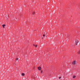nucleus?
Returning <instances> with one entry per match:
<instances>
[{
    "label": "nucleus",
    "mask_w": 80,
    "mask_h": 80,
    "mask_svg": "<svg viewBox=\"0 0 80 80\" xmlns=\"http://www.w3.org/2000/svg\"><path fill=\"white\" fill-rule=\"evenodd\" d=\"M76 61H74L72 62V64H73V65H76Z\"/></svg>",
    "instance_id": "f03ea898"
},
{
    "label": "nucleus",
    "mask_w": 80,
    "mask_h": 80,
    "mask_svg": "<svg viewBox=\"0 0 80 80\" xmlns=\"http://www.w3.org/2000/svg\"><path fill=\"white\" fill-rule=\"evenodd\" d=\"M34 46H35V45L34 44H33Z\"/></svg>",
    "instance_id": "4468645a"
},
{
    "label": "nucleus",
    "mask_w": 80,
    "mask_h": 80,
    "mask_svg": "<svg viewBox=\"0 0 80 80\" xmlns=\"http://www.w3.org/2000/svg\"><path fill=\"white\" fill-rule=\"evenodd\" d=\"M22 76H24V75H25V74H24V73H22Z\"/></svg>",
    "instance_id": "39448f33"
},
{
    "label": "nucleus",
    "mask_w": 80,
    "mask_h": 80,
    "mask_svg": "<svg viewBox=\"0 0 80 80\" xmlns=\"http://www.w3.org/2000/svg\"><path fill=\"white\" fill-rule=\"evenodd\" d=\"M5 26V25H2V27H3V28H4V27Z\"/></svg>",
    "instance_id": "0eeeda50"
},
{
    "label": "nucleus",
    "mask_w": 80,
    "mask_h": 80,
    "mask_svg": "<svg viewBox=\"0 0 80 80\" xmlns=\"http://www.w3.org/2000/svg\"><path fill=\"white\" fill-rule=\"evenodd\" d=\"M43 72V71L41 70V73H42Z\"/></svg>",
    "instance_id": "9b49d317"
},
{
    "label": "nucleus",
    "mask_w": 80,
    "mask_h": 80,
    "mask_svg": "<svg viewBox=\"0 0 80 80\" xmlns=\"http://www.w3.org/2000/svg\"><path fill=\"white\" fill-rule=\"evenodd\" d=\"M35 46L36 47H37V45H35Z\"/></svg>",
    "instance_id": "f8f14e48"
},
{
    "label": "nucleus",
    "mask_w": 80,
    "mask_h": 80,
    "mask_svg": "<svg viewBox=\"0 0 80 80\" xmlns=\"http://www.w3.org/2000/svg\"><path fill=\"white\" fill-rule=\"evenodd\" d=\"M18 60V58H16V61H17V60Z\"/></svg>",
    "instance_id": "6e6552de"
},
{
    "label": "nucleus",
    "mask_w": 80,
    "mask_h": 80,
    "mask_svg": "<svg viewBox=\"0 0 80 80\" xmlns=\"http://www.w3.org/2000/svg\"><path fill=\"white\" fill-rule=\"evenodd\" d=\"M78 54H80V50L78 51Z\"/></svg>",
    "instance_id": "20e7f679"
},
{
    "label": "nucleus",
    "mask_w": 80,
    "mask_h": 80,
    "mask_svg": "<svg viewBox=\"0 0 80 80\" xmlns=\"http://www.w3.org/2000/svg\"><path fill=\"white\" fill-rule=\"evenodd\" d=\"M38 69L39 70H40L41 69H42V68L40 67H38Z\"/></svg>",
    "instance_id": "7ed1b4c3"
},
{
    "label": "nucleus",
    "mask_w": 80,
    "mask_h": 80,
    "mask_svg": "<svg viewBox=\"0 0 80 80\" xmlns=\"http://www.w3.org/2000/svg\"><path fill=\"white\" fill-rule=\"evenodd\" d=\"M35 14V12H33L32 13V15H34Z\"/></svg>",
    "instance_id": "1a4fd4ad"
},
{
    "label": "nucleus",
    "mask_w": 80,
    "mask_h": 80,
    "mask_svg": "<svg viewBox=\"0 0 80 80\" xmlns=\"http://www.w3.org/2000/svg\"><path fill=\"white\" fill-rule=\"evenodd\" d=\"M76 77V76L74 75L73 76V78H75Z\"/></svg>",
    "instance_id": "423d86ee"
},
{
    "label": "nucleus",
    "mask_w": 80,
    "mask_h": 80,
    "mask_svg": "<svg viewBox=\"0 0 80 80\" xmlns=\"http://www.w3.org/2000/svg\"><path fill=\"white\" fill-rule=\"evenodd\" d=\"M43 37H45V35L43 34Z\"/></svg>",
    "instance_id": "ddd939ff"
},
{
    "label": "nucleus",
    "mask_w": 80,
    "mask_h": 80,
    "mask_svg": "<svg viewBox=\"0 0 80 80\" xmlns=\"http://www.w3.org/2000/svg\"><path fill=\"white\" fill-rule=\"evenodd\" d=\"M32 78H33V76H32Z\"/></svg>",
    "instance_id": "2eb2a0df"
},
{
    "label": "nucleus",
    "mask_w": 80,
    "mask_h": 80,
    "mask_svg": "<svg viewBox=\"0 0 80 80\" xmlns=\"http://www.w3.org/2000/svg\"><path fill=\"white\" fill-rule=\"evenodd\" d=\"M75 42H76V43H75L76 45H77V44H78V40H76Z\"/></svg>",
    "instance_id": "f257e3e1"
},
{
    "label": "nucleus",
    "mask_w": 80,
    "mask_h": 80,
    "mask_svg": "<svg viewBox=\"0 0 80 80\" xmlns=\"http://www.w3.org/2000/svg\"><path fill=\"white\" fill-rule=\"evenodd\" d=\"M62 78V77H59V79H60V78Z\"/></svg>",
    "instance_id": "9d476101"
}]
</instances>
